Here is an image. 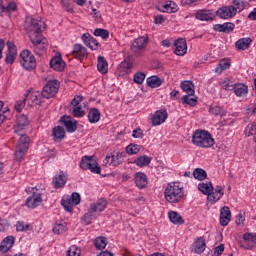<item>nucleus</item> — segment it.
Masks as SVG:
<instances>
[{
	"label": "nucleus",
	"instance_id": "obj_3",
	"mask_svg": "<svg viewBox=\"0 0 256 256\" xmlns=\"http://www.w3.org/2000/svg\"><path fill=\"white\" fill-rule=\"evenodd\" d=\"M24 29L29 37V39H35L37 37H42L43 29H45V22L35 19V18H26Z\"/></svg>",
	"mask_w": 256,
	"mask_h": 256
},
{
	"label": "nucleus",
	"instance_id": "obj_22",
	"mask_svg": "<svg viewBox=\"0 0 256 256\" xmlns=\"http://www.w3.org/2000/svg\"><path fill=\"white\" fill-rule=\"evenodd\" d=\"M214 31H218V33H232L235 29V24L231 22H226L224 24H215L213 27Z\"/></svg>",
	"mask_w": 256,
	"mask_h": 256
},
{
	"label": "nucleus",
	"instance_id": "obj_13",
	"mask_svg": "<svg viewBox=\"0 0 256 256\" xmlns=\"http://www.w3.org/2000/svg\"><path fill=\"white\" fill-rule=\"evenodd\" d=\"M167 117H169L167 110H157L151 117L152 126L163 125V122L167 121Z\"/></svg>",
	"mask_w": 256,
	"mask_h": 256
},
{
	"label": "nucleus",
	"instance_id": "obj_26",
	"mask_svg": "<svg viewBox=\"0 0 256 256\" xmlns=\"http://www.w3.org/2000/svg\"><path fill=\"white\" fill-rule=\"evenodd\" d=\"M67 183V175L65 173L60 172V175H56L53 178V185L55 189H61V187H65V184Z\"/></svg>",
	"mask_w": 256,
	"mask_h": 256
},
{
	"label": "nucleus",
	"instance_id": "obj_31",
	"mask_svg": "<svg viewBox=\"0 0 256 256\" xmlns=\"http://www.w3.org/2000/svg\"><path fill=\"white\" fill-rule=\"evenodd\" d=\"M161 11L163 13H177L179 6L173 1H168L166 4L162 5Z\"/></svg>",
	"mask_w": 256,
	"mask_h": 256
},
{
	"label": "nucleus",
	"instance_id": "obj_6",
	"mask_svg": "<svg viewBox=\"0 0 256 256\" xmlns=\"http://www.w3.org/2000/svg\"><path fill=\"white\" fill-rule=\"evenodd\" d=\"M32 43L31 49L36 55H45L47 53V48L49 47V42L47 38L43 36H38L36 38H30Z\"/></svg>",
	"mask_w": 256,
	"mask_h": 256
},
{
	"label": "nucleus",
	"instance_id": "obj_9",
	"mask_svg": "<svg viewBox=\"0 0 256 256\" xmlns=\"http://www.w3.org/2000/svg\"><path fill=\"white\" fill-rule=\"evenodd\" d=\"M59 87L60 84L58 80L48 81L47 84L43 87L41 93L42 97H44V99H51L55 97V95H57V93L59 92Z\"/></svg>",
	"mask_w": 256,
	"mask_h": 256
},
{
	"label": "nucleus",
	"instance_id": "obj_4",
	"mask_svg": "<svg viewBox=\"0 0 256 256\" xmlns=\"http://www.w3.org/2000/svg\"><path fill=\"white\" fill-rule=\"evenodd\" d=\"M79 167L83 171H91V173L101 175V166H99L97 160L93 159V156H83L80 161Z\"/></svg>",
	"mask_w": 256,
	"mask_h": 256
},
{
	"label": "nucleus",
	"instance_id": "obj_51",
	"mask_svg": "<svg viewBox=\"0 0 256 256\" xmlns=\"http://www.w3.org/2000/svg\"><path fill=\"white\" fill-rule=\"evenodd\" d=\"M66 256H81V249L76 245H72L68 248Z\"/></svg>",
	"mask_w": 256,
	"mask_h": 256
},
{
	"label": "nucleus",
	"instance_id": "obj_15",
	"mask_svg": "<svg viewBox=\"0 0 256 256\" xmlns=\"http://www.w3.org/2000/svg\"><path fill=\"white\" fill-rule=\"evenodd\" d=\"M175 50L174 53L179 56L185 55L187 53V40L184 38H179L178 40L175 41Z\"/></svg>",
	"mask_w": 256,
	"mask_h": 256
},
{
	"label": "nucleus",
	"instance_id": "obj_42",
	"mask_svg": "<svg viewBox=\"0 0 256 256\" xmlns=\"http://www.w3.org/2000/svg\"><path fill=\"white\" fill-rule=\"evenodd\" d=\"M53 233H55V235H63V233H65V231H67V224L65 222L63 223H55L53 228H52Z\"/></svg>",
	"mask_w": 256,
	"mask_h": 256
},
{
	"label": "nucleus",
	"instance_id": "obj_8",
	"mask_svg": "<svg viewBox=\"0 0 256 256\" xmlns=\"http://www.w3.org/2000/svg\"><path fill=\"white\" fill-rule=\"evenodd\" d=\"M149 45V35L140 36L133 40L130 49L135 55H141Z\"/></svg>",
	"mask_w": 256,
	"mask_h": 256
},
{
	"label": "nucleus",
	"instance_id": "obj_46",
	"mask_svg": "<svg viewBox=\"0 0 256 256\" xmlns=\"http://www.w3.org/2000/svg\"><path fill=\"white\" fill-rule=\"evenodd\" d=\"M93 35H95V37H101V39L104 40L109 39V31L107 29H95Z\"/></svg>",
	"mask_w": 256,
	"mask_h": 256
},
{
	"label": "nucleus",
	"instance_id": "obj_27",
	"mask_svg": "<svg viewBox=\"0 0 256 256\" xmlns=\"http://www.w3.org/2000/svg\"><path fill=\"white\" fill-rule=\"evenodd\" d=\"M233 91L237 97H246L249 93V87L243 83L234 84Z\"/></svg>",
	"mask_w": 256,
	"mask_h": 256
},
{
	"label": "nucleus",
	"instance_id": "obj_33",
	"mask_svg": "<svg viewBox=\"0 0 256 256\" xmlns=\"http://www.w3.org/2000/svg\"><path fill=\"white\" fill-rule=\"evenodd\" d=\"M181 89L184 93H187V95H195V84L189 80L181 83Z\"/></svg>",
	"mask_w": 256,
	"mask_h": 256
},
{
	"label": "nucleus",
	"instance_id": "obj_10",
	"mask_svg": "<svg viewBox=\"0 0 256 256\" xmlns=\"http://www.w3.org/2000/svg\"><path fill=\"white\" fill-rule=\"evenodd\" d=\"M32 191V195L27 198L26 206L29 209H36L43 202V198H41V193L37 192L39 189L37 187L29 188Z\"/></svg>",
	"mask_w": 256,
	"mask_h": 256
},
{
	"label": "nucleus",
	"instance_id": "obj_14",
	"mask_svg": "<svg viewBox=\"0 0 256 256\" xmlns=\"http://www.w3.org/2000/svg\"><path fill=\"white\" fill-rule=\"evenodd\" d=\"M60 121L66 127L68 133H75L77 131V120H73L71 116H62Z\"/></svg>",
	"mask_w": 256,
	"mask_h": 256
},
{
	"label": "nucleus",
	"instance_id": "obj_38",
	"mask_svg": "<svg viewBox=\"0 0 256 256\" xmlns=\"http://www.w3.org/2000/svg\"><path fill=\"white\" fill-rule=\"evenodd\" d=\"M107 237L105 236H98L95 240H94V245L96 247V249H98V251H103V249H105L107 247Z\"/></svg>",
	"mask_w": 256,
	"mask_h": 256
},
{
	"label": "nucleus",
	"instance_id": "obj_25",
	"mask_svg": "<svg viewBox=\"0 0 256 256\" xmlns=\"http://www.w3.org/2000/svg\"><path fill=\"white\" fill-rule=\"evenodd\" d=\"M206 247H207V243L205 242V238L198 237L194 242L193 251L194 253L201 255V253L205 251Z\"/></svg>",
	"mask_w": 256,
	"mask_h": 256
},
{
	"label": "nucleus",
	"instance_id": "obj_62",
	"mask_svg": "<svg viewBox=\"0 0 256 256\" xmlns=\"http://www.w3.org/2000/svg\"><path fill=\"white\" fill-rule=\"evenodd\" d=\"M9 222L0 218V233H5L9 229Z\"/></svg>",
	"mask_w": 256,
	"mask_h": 256
},
{
	"label": "nucleus",
	"instance_id": "obj_19",
	"mask_svg": "<svg viewBox=\"0 0 256 256\" xmlns=\"http://www.w3.org/2000/svg\"><path fill=\"white\" fill-rule=\"evenodd\" d=\"M147 183H149V179L145 173L138 172L135 174V184L138 189H145L147 187Z\"/></svg>",
	"mask_w": 256,
	"mask_h": 256
},
{
	"label": "nucleus",
	"instance_id": "obj_17",
	"mask_svg": "<svg viewBox=\"0 0 256 256\" xmlns=\"http://www.w3.org/2000/svg\"><path fill=\"white\" fill-rule=\"evenodd\" d=\"M223 195H225V192H223V187L216 186L215 191L212 190L207 196V199L210 201V203H217V201H219Z\"/></svg>",
	"mask_w": 256,
	"mask_h": 256
},
{
	"label": "nucleus",
	"instance_id": "obj_50",
	"mask_svg": "<svg viewBox=\"0 0 256 256\" xmlns=\"http://www.w3.org/2000/svg\"><path fill=\"white\" fill-rule=\"evenodd\" d=\"M72 115L77 119H81V117H85V110H83V107L81 106H74L72 109Z\"/></svg>",
	"mask_w": 256,
	"mask_h": 256
},
{
	"label": "nucleus",
	"instance_id": "obj_61",
	"mask_svg": "<svg viewBox=\"0 0 256 256\" xmlns=\"http://www.w3.org/2000/svg\"><path fill=\"white\" fill-rule=\"evenodd\" d=\"M30 101H32V103H34L35 105H41V100H39V93L32 92L30 94Z\"/></svg>",
	"mask_w": 256,
	"mask_h": 256
},
{
	"label": "nucleus",
	"instance_id": "obj_20",
	"mask_svg": "<svg viewBox=\"0 0 256 256\" xmlns=\"http://www.w3.org/2000/svg\"><path fill=\"white\" fill-rule=\"evenodd\" d=\"M195 17L199 21H213L215 19V14H213L211 10H198Z\"/></svg>",
	"mask_w": 256,
	"mask_h": 256
},
{
	"label": "nucleus",
	"instance_id": "obj_63",
	"mask_svg": "<svg viewBox=\"0 0 256 256\" xmlns=\"http://www.w3.org/2000/svg\"><path fill=\"white\" fill-rule=\"evenodd\" d=\"M87 47H90L92 51H97L99 49V41L92 37L90 40V44H88Z\"/></svg>",
	"mask_w": 256,
	"mask_h": 256
},
{
	"label": "nucleus",
	"instance_id": "obj_24",
	"mask_svg": "<svg viewBox=\"0 0 256 256\" xmlns=\"http://www.w3.org/2000/svg\"><path fill=\"white\" fill-rule=\"evenodd\" d=\"M50 67L54 69V71H64L65 63L63 62V58L61 56H56L50 60Z\"/></svg>",
	"mask_w": 256,
	"mask_h": 256
},
{
	"label": "nucleus",
	"instance_id": "obj_48",
	"mask_svg": "<svg viewBox=\"0 0 256 256\" xmlns=\"http://www.w3.org/2000/svg\"><path fill=\"white\" fill-rule=\"evenodd\" d=\"M193 95H185L182 97V103L185 105H190L191 107H195L197 105V98H191Z\"/></svg>",
	"mask_w": 256,
	"mask_h": 256
},
{
	"label": "nucleus",
	"instance_id": "obj_18",
	"mask_svg": "<svg viewBox=\"0 0 256 256\" xmlns=\"http://www.w3.org/2000/svg\"><path fill=\"white\" fill-rule=\"evenodd\" d=\"M72 55L81 61V59H85V57L88 55L87 48L83 47L81 44H75L73 47Z\"/></svg>",
	"mask_w": 256,
	"mask_h": 256
},
{
	"label": "nucleus",
	"instance_id": "obj_28",
	"mask_svg": "<svg viewBox=\"0 0 256 256\" xmlns=\"http://www.w3.org/2000/svg\"><path fill=\"white\" fill-rule=\"evenodd\" d=\"M91 211H94V213H99L105 211L107 209V200L101 198L97 202L91 204L90 206Z\"/></svg>",
	"mask_w": 256,
	"mask_h": 256
},
{
	"label": "nucleus",
	"instance_id": "obj_60",
	"mask_svg": "<svg viewBox=\"0 0 256 256\" xmlns=\"http://www.w3.org/2000/svg\"><path fill=\"white\" fill-rule=\"evenodd\" d=\"M29 227H30L29 224H25L21 221H18L16 223V231H29Z\"/></svg>",
	"mask_w": 256,
	"mask_h": 256
},
{
	"label": "nucleus",
	"instance_id": "obj_45",
	"mask_svg": "<svg viewBox=\"0 0 256 256\" xmlns=\"http://www.w3.org/2000/svg\"><path fill=\"white\" fill-rule=\"evenodd\" d=\"M53 135L55 139H65V129L61 126L53 128Z\"/></svg>",
	"mask_w": 256,
	"mask_h": 256
},
{
	"label": "nucleus",
	"instance_id": "obj_7",
	"mask_svg": "<svg viewBox=\"0 0 256 256\" xmlns=\"http://www.w3.org/2000/svg\"><path fill=\"white\" fill-rule=\"evenodd\" d=\"M30 138L27 134H20V139L18 141L17 149L15 151L16 161H23L27 150L29 149Z\"/></svg>",
	"mask_w": 256,
	"mask_h": 256
},
{
	"label": "nucleus",
	"instance_id": "obj_47",
	"mask_svg": "<svg viewBox=\"0 0 256 256\" xmlns=\"http://www.w3.org/2000/svg\"><path fill=\"white\" fill-rule=\"evenodd\" d=\"M94 211L91 210V208L88 209V212L84 214L82 218V223H85L86 225H91L93 223V216H94Z\"/></svg>",
	"mask_w": 256,
	"mask_h": 256
},
{
	"label": "nucleus",
	"instance_id": "obj_57",
	"mask_svg": "<svg viewBox=\"0 0 256 256\" xmlns=\"http://www.w3.org/2000/svg\"><path fill=\"white\" fill-rule=\"evenodd\" d=\"M68 200L74 205H79V203H81V195L77 192H73Z\"/></svg>",
	"mask_w": 256,
	"mask_h": 256
},
{
	"label": "nucleus",
	"instance_id": "obj_21",
	"mask_svg": "<svg viewBox=\"0 0 256 256\" xmlns=\"http://www.w3.org/2000/svg\"><path fill=\"white\" fill-rule=\"evenodd\" d=\"M15 245V237L7 236L4 238L0 244V253H7Z\"/></svg>",
	"mask_w": 256,
	"mask_h": 256
},
{
	"label": "nucleus",
	"instance_id": "obj_52",
	"mask_svg": "<svg viewBox=\"0 0 256 256\" xmlns=\"http://www.w3.org/2000/svg\"><path fill=\"white\" fill-rule=\"evenodd\" d=\"M106 163L108 165H111L112 167H118L117 166V158L115 156V152H111L106 156Z\"/></svg>",
	"mask_w": 256,
	"mask_h": 256
},
{
	"label": "nucleus",
	"instance_id": "obj_40",
	"mask_svg": "<svg viewBox=\"0 0 256 256\" xmlns=\"http://www.w3.org/2000/svg\"><path fill=\"white\" fill-rule=\"evenodd\" d=\"M131 69H133V63L129 62L128 60H124L119 65L120 73H125L126 75H129V73H131Z\"/></svg>",
	"mask_w": 256,
	"mask_h": 256
},
{
	"label": "nucleus",
	"instance_id": "obj_1",
	"mask_svg": "<svg viewBox=\"0 0 256 256\" xmlns=\"http://www.w3.org/2000/svg\"><path fill=\"white\" fill-rule=\"evenodd\" d=\"M184 197L185 192L179 182H171L167 184L164 191V198L168 203H181Z\"/></svg>",
	"mask_w": 256,
	"mask_h": 256
},
{
	"label": "nucleus",
	"instance_id": "obj_29",
	"mask_svg": "<svg viewBox=\"0 0 256 256\" xmlns=\"http://www.w3.org/2000/svg\"><path fill=\"white\" fill-rule=\"evenodd\" d=\"M151 161H153V157L142 155L134 160V164L137 167H148V165H151Z\"/></svg>",
	"mask_w": 256,
	"mask_h": 256
},
{
	"label": "nucleus",
	"instance_id": "obj_44",
	"mask_svg": "<svg viewBox=\"0 0 256 256\" xmlns=\"http://www.w3.org/2000/svg\"><path fill=\"white\" fill-rule=\"evenodd\" d=\"M17 125L18 128L15 129V133H19V127H25L26 125H29V119L27 118V115H20L17 118Z\"/></svg>",
	"mask_w": 256,
	"mask_h": 256
},
{
	"label": "nucleus",
	"instance_id": "obj_55",
	"mask_svg": "<svg viewBox=\"0 0 256 256\" xmlns=\"http://www.w3.org/2000/svg\"><path fill=\"white\" fill-rule=\"evenodd\" d=\"M145 73L138 72L134 75L133 81L134 83H137V85H143V81H145Z\"/></svg>",
	"mask_w": 256,
	"mask_h": 256
},
{
	"label": "nucleus",
	"instance_id": "obj_35",
	"mask_svg": "<svg viewBox=\"0 0 256 256\" xmlns=\"http://www.w3.org/2000/svg\"><path fill=\"white\" fill-rule=\"evenodd\" d=\"M168 217L171 223H173L174 225H183V223H185V220H183V217L175 211H170L168 213Z\"/></svg>",
	"mask_w": 256,
	"mask_h": 256
},
{
	"label": "nucleus",
	"instance_id": "obj_12",
	"mask_svg": "<svg viewBox=\"0 0 256 256\" xmlns=\"http://www.w3.org/2000/svg\"><path fill=\"white\" fill-rule=\"evenodd\" d=\"M216 13L220 19H231L237 15V8L235 6H225L219 8Z\"/></svg>",
	"mask_w": 256,
	"mask_h": 256
},
{
	"label": "nucleus",
	"instance_id": "obj_39",
	"mask_svg": "<svg viewBox=\"0 0 256 256\" xmlns=\"http://www.w3.org/2000/svg\"><path fill=\"white\" fill-rule=\"evenodd\" d=\"M198 189L203 195H209L213 191V184L211 182H202L198 185Z\"/></svg>",
	"mask_w": 256,
	"mask_h": 256
},
{
	"label": "nucleus",
	"instance_id": "obj_43",
	"mask_svg": "<svg viewBox=\"0 0 256 256\" xmlns=\"http://www.w3.org/2000/svg\"><path fill=\"white\" fill-rule=\"evenodd\" d=\"M210 113L218 117H225V115H227V111L223 109V107L217 105L210 107Z\"/></svg>",
	"mask_w": 256,
	"mask_h": 256
},
{
	"label": "nucleus",
	"instance_id": "obj_34",
	"mask_svg": "<svg viewBox=\"0 0 256 256\" xmlns=\"http://www.w3.org/2000/svg\"><path fill=\"white\" fill-rule=\"evenodd\" d=\"M97 69L99 73H102V75H105V73L109 71V64L107 63V60H105V57L103 56L98 57Z\"/></svg>",
	"mask_w": 256,
	"mask_h": 256
},
{
	"label": "nucleus",
	"instance_id": "obj_37",
	"mask_svg": "<svg viewBox=\"0 0 256 256\" xmlns=\"http://www.w3.org/2000/svg\"><path fill=\"white\" fill-rule=\"evenodd\" d=\"M146 81L148 87H151L152 89L161 87V85H163V80H161V78H159L158 76H150L149 78H147Z\"/></svg>",
	"mask_w": 256,
	"mask_h": 256
},
{
	"label": "nucleus",
	"instance_id": "obj_36",
	"mask_svg": "<svg viewBox=\"0 0 256 256\" xmlns=\"http://www.w3.org/2000/svg\"><path fill=\"white\" fill-rule=\"evenodd\" d=\"M229 67H231V60L223 59L216 66L215 73H218V75H221V73H223V71H226V69H229Z\"/></svg>",
	"mask_w": 256,
	"mask_h": 256
},
{
	"label": "nucleus",
	"instance_id": "obj_16",
	"mask_svg": "<svg viewBox=\"0 0 256 256\" xmlns=\"http://www.w3.org/2000/svg\"><path fill=\"white\" fill-rule=\"evenodd\" d=\"M231 221V210L229 207L224 206L220 211V225L227 227Z\"/></svg>",
	"mask_w": 256,
	"mask_h": 256
},
{
	"label": "nucleus",
	"instance_id": "obj_56",
	"mask_svg": "<svg viewBox=\"0 0 256 256\" xmlns=\"http://www.w3.org/2000/svg\"><path fill=\"white\" fill-rule=\"evenodd\" d=\"M62 207H64L65 211L68 213H73V203L68 199V200H62L61 201Z\"/></svg>",
	"mask_w": 256,
	"mask_h": 256
},
{
	"label": "nucleus",
	"instance_id": "obj_2",
	"mask_svg": "<svg viewBox=\"0 0 256 256\" xmlns=\"http://www.w3.org/2000/svg\"><path fill=\"white\" fill-rule=\"evenodd\" d=\"M192 143L196 147H202L203 149H209L215 145V139L211 136V133L207 130H196L192 135Z\"/></svg>",
	"mask_w": 256,
	"mask_h": 256
},
{
	"label": "nucleus",
	"instance_id": "obj_64",
	"mask_svg": "<svg viewBox=\"0 0 256 256\" xmlns=\"http://www.w3.org/2000/svg\"><path fill=\"white\" fill-rule=\"evenodd\" d=\"M235 87V84H230L229 80H224L222 82V89H224L225 91H233Z\"/></svg>",
	"mask_w": 256,
	"mask_h": 256
},
{
	"label": "nucleus",
	"instance_id": "obj_59",
	"mask_svg": "<svg viewBox=\"0 0 256 256\" xmlns=\"http://www.w3.org/2000/svg\"><path fill=\"white\" fill-rule=\"evenodd\" d=\"M243 239L245 241H252V243H255L256 244V233H249V232H246L244 233L243 235Z\"/></svg>",
	"mask_w": 256,
	"mask_h": 256
},
{
	"label": "nucleus",
	"instance_id": "obj_11",
	"mask_svg": "<svg viewBox=\"0 0 256 256\" xmlns=\"http://www.w3.org/2000/svg\"><path fill=\"white\" fill-rule=\"evenodd\" d=\"M8 50L6 51L5 63L7 65H13L15 63V59H17V46L15 43L8 41L6 43Z\"/></svg>",
	"mask_w": 256,
	"mask_h": 256
},
{
	"label": "nucleus",
	"instance_id": "obj_30",
	"mask_svg": "<svg viewBox=\"0 0 256 256\" xmlns=\"http://www.w3.org/2000/svg\"><path fill=\"white\" fill-rule=\"evenodd\" d=\"M89 123H99L101 121V112L97 108H92L88 112Z\"/></svg>",
	"mask_w": 256,
	"mask_h": 256
},
{
	"label": "nucleus",
	"instance_id": "obj_54",
	"mask_svg": "<svg viewBox=\"0 0 256 256\" xmlns=\"http://www.w3.org/2000/svg\"><path fill=\"white\" fill-rule=\"evenodd\" d=\"M223 251H225V245L220 244L219 246L215 247L210 251L212 256H221L223 255Z\"/></svg>",
	"mask_w": 256,
	"mask_h": 256
},
{
	"label": "nucleus",
	"instance_id": "obj_53",
	"mask_svg": "<svg viewBox=\"0 0 256 256\" xmlns=\"http://www.w3.org/2000/svg\"><path fill=\"white\" fill-rule=\"evenodd\" d=\"M24 97L25 98L23 100H19L15 104V109L18 113H21V111H23V108L25 107V102L27 101V97H29V94H25Z\"/></svg>",
	"mask_w": 256,
	"mask_h": 256
},
{
	"label": "nucleus",
	"instance_id": "obj_23",
	"mask_svg": "<svg viewBox=\"0 0 256 256\" xmlns=\"http://www.w3.org/2000/svg\"><path fill=\"white\" fill-rule=\"evenodd\" d=\"M251 43H253V39H251L250 37L240 38L236 41L235 47L238 51H247V49L251 47Z\"/></svg>",
	"mask_w": 256,
	"mask_h": 256
},
{
	"label": "nucleus",
	"instance_id": "obj_58",
	"mask_svg": "<svg viewBox=\"0 0 256 256\" xmlns=\"http://www.w3.org/2000/svg\"><path fill=\"white\" fill-rule=\"evenodd\" d=\"M125 152H116L115 157H116V165L119 167L123 161H125Z\"/></svg>",
	"mask_w": 256,
	"mask_h": 256
},
{
	"label": "nucleus",
	"instance_id": "obj_49",
	"mask_svg": "<svg viewBox=\"0 0 256 256\" xmlns=\"http://www.w3.org/2000/svg\"><path fill=\"white\" fill-rule=\"evenodd\" d=\"M139 151H141V146H139L137 144H129L126 147V153L128 155H137V153H139Z\"/></svg>",
	"mask_w": 256,
	"mask_h": 256
},
{
	"label": "nucleus",
	"instance_id": "obj_41",
	"mask_svg": "<svg viewBox=\"0 0 256 256\" xmlns=\"http://www.w3.org/2000/svg\"><path fill=\"white\" fill-rule=\"evenodd\" d=\"M194 179L198 181H205L207 179V172L203 168H196L192 173Z\"/></svg>",
	"mask_w": 256,
	"mask_h": 256
},
{
	"label": "nucleus",
	"instance_id": "obj_32",
	"mask_svg": "<svg viewBox=\"0 0 256 256\" xmlns=\"http://www.w3.org/2000/svg\"><path fill=\"white\" fill-rule=\"evenodd\" d=\"M17 10V3L10 2L7 6L3 5V0H0V15L2 13H13Z\"/></svg>",
	"mask_w": 256,
	"mask_h": 256
},
{
	"label": "nucleus",
	"instance_id": "obj_5",
	"mask_svg": "<svg viewBox=\"0 0 256 256\" xmlns=\"http://www.w3.org/2000/svg\"><path fill=\"white\" fill-rule=\"evenodd\" d=\"M20 63L26 71H34L37 68V60L29 50H23L20 53Z\"/></svg>",
	"mask_w": 256,
	"mask_h": 256
}]
</instances>
